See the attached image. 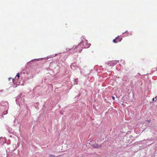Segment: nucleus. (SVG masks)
I'll return each instance as SVG.
<instances>
[{
  "label": "nucleus",
  "instance_id": "nucleus-4",
  "mask_svg": "<svg viewBox=\"0 0 157 157\" xmlns=\"http://www.w3.org/2000/svg\"><path fill=\"white\" fill-rule=\"evenodd\" d=\"M122 40V38H119L118 37V39H117V42L121 41Z\"/></svg>",
  "mask_w": 157,
  "mask_h": 157
},
{
  "label": "nucleus",
  "instance_id": "nucleus-9",
  "mask_svg": "<svg viewBox=\"0 0 157 157\" xmlns=\"http://www.w3.org/2000/svg\"><path fill=\"white\" fill-rule=\"evenodd\" d=\"M154 98H153V100L154 101Z\"/></svg>",
  "mask_w": 157,
  "mask_h": 157
},
{
  "label": "nucleus",
  "instance_id": "nucleus-8",
  "mask_svg": "<svg viewBox=\"0 0 157 157\" xmlns=\"http://www.w3.org/2000/svg\"><path fill=\"white\" fill-rule=\"evenodd\" d=\"M14 80H14V79H13V82H14Z\"/></svg>",
  "mask_w": 157,
  "mask_h": 157
},
{
  "label": "nucleus",
  "instance_id": "nucleus-10",
  "mask_svg": "<svg viewBox=\"0 0 157 157\" xmlns=\"http://www.w3.org/2000/svg\"><path fill=\"white\" fill-rule=\"evenodd\" d=\"M127 32V31H126L125 32V33H126Z\"/></svg>",
  "mask_w": 157,
  "mask_h": 157
},
{
  "label": "nucleus",
  "instance_id": "nucleus-7",
  "mask_svg": "<svg viewBox=\"0 0 157 157\" xmlns=\"http://www.w3.org/2000/svg\"><path fill=\"white\" fill-rule=\"evenodd\" d=\"M112 98L113 99V100H114L115 99V97L113 96L112 97Z\"/></svg>",
  "mask_w": 157,
  "mask_h": 157
},
{
  "label": "nucleus",
  "instance_id": "nucleus-5",
  "mask_svg": "<svg viewBox=\"0 0 157 157\" xmlns=\"http://www.w3.org/2000/svg\"><path fill=\"white\" fill-rule=\"evenodd\" d=\"M16 77H17L18 78H19L20 77L19 73L17 74Z\"/></svg>",
  "mask_w": 157,
  "mask_h": 157
},
{
  "label": "nucleus",
  "instance_id": "nucleus-11",
  "mask_svg": "<svg viewBox=\"0 0 157 157\" xmlns=\"http://www.w3.org/2000/svg\"><path fill=\"white\" fill-rule=\"evenodd\" d=\"M10 79V78H9V80ZM11 79H12V78H11Z\"/></svg>",
  "mask_w": 157,
  "mask_h": 157
},
{
  "label": "nucleus",
  "instance_id": "nucleus-2",
  "mask_svg": "<svg viewBox=\"0 0 157 157\" xmlns=\"http://www.w3.org/2000/svg\"><path fill=\"white\" fill-rule=\"evenodd\" d=\"M118 39V36L116 37V38L114 39H113V42L114 43H117V39Z\"/></svg>",
  "mask_w": 157,
  "mask_h": 157
},
{
  "label": "nucleus",
  "instance_id": "nucleus-3",
  "mask_svg": "<svg viewBox=\"0 0 157 157\" xmlns=\"http://www.w3.org/2000/svg\"><path fill=\"white\" fill-rule=\"evenodd\" d=\"M78 46L79 45H78L76 47H75V48H72L71 49H69L68 50H67V51H68L69 50H75L76 49H77L78 48Z\"/></svg>",
  "mask_w": 157,
  "mask_h": 157
},
{
  "label": "nucleus",
  "instance_id": "nucleus-1",
  "mask_svg": "<svg viewBox=\"0 0 157 157\" xmlns=\"http://www.w3.org/2000/svg\"><path fill=\"white\" fill-rule=\"evenodd\" d=\"M92 147L94 148H101L102 147V146L101 145H99L96 144H92Z\"/></svg>",
  "mask_w": 157,
  "mask_h": 157
},
{
  "label": "nucleus",
  "instance_id": "nucleus-6",
  "mask_svg": "<svg viewBox=\"0 0 157 157\" xmlns=\"http://www.w3.org/2000/svg\"><path fill=\"white\" fill-rule=\"evenodd\" d=\"M50 157H55V156L54 155H50L49 156Z\"/></svg>",
  "mask_w": 157,
  "mask_h": 157
}]
</instances>
